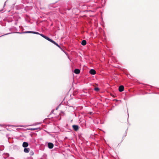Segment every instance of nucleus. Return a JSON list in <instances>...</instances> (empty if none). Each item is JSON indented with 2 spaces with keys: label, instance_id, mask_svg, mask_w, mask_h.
Instances as JSON below:
<instances>
[{
  "label": "nucleus",
  "instance_id": "obj_1",
  "mask_svg": "<svg viewBox=\"0 0 159 159\" xmlns=\"http://www.w3.org/2000/svg\"><path fill=\"white\" fill-rule=\"evenodd\" d=\"M42 37L44 38V39H46L47 40H48L49 41L52 42L55 45H56L59 48H60V46L57 44L56 43L55 41H54L53 40H52V39H50L48 37L44 35H42Z\"/></svg>",
  "mask_w": 159,
  "mask_h": 159
},
{
  "label": "nucleus",
  "instance_id": "obj_2",
  "mask_svg": "<svg viewBox=\"0 0 159 159\" xmlns=\"http://www.w3.org/2000/svg\"><path fill=\"white\" fill-rule=\"evenodd\" d=\"M42 37L44 38V39H46L47 40H48L49 41L52 42L55 45H56L59 48H60V46L57 44L56 43L55 41H54L53 40H52V39H50L48 37L44 35H42Z\"/></svg>",
  "mask_w": 159,
  "mask_h": 159
},
{
  "label": "nucleus",
  "instance_id": "obj_3",
  "mask_svg": "<svg viewBox=\"0 0 159 159\" xmlns=\"http://www.w3.org/2000/svg\"><path fill=\"white\" fill-rule=\"evenodd\" d=\"M27 33H33V34H39L40 36L42 37V35H44L43 34H39V33L37 32H34V31H29L27 32Z\"/></svg>",
  "mask_w": 159,
  "mask_h": 159
},
{
  "label": "nucleus",
  "instance_id": "obj_4",
  "mask_svg": "<svg viewBox=\"0 0 159 159\" xmlns=\"http://www.w3.org/2000/svg\"><path fill=\"white\" fill-rule=\"evenodd\" d=\"M89 73L90 74L92 75H95L96 73L95 70L94 69H91L89 71Z\"/></svg>",
  "mask_w": 159,
  "mask_h": 159
},
{
  "label": "nucleus",
  "instance_id": "obj_5",
  "mask_svg": "<svg viewBox=\"0 0 159 159\" xmlns=\"http://www.w3.org/2000/svg\"><path fill=\"white\" fill-rule=\"evenodd\" d=\"M124 88L123 85L120 86L119 87V90L120 92L123 91L124 90Z\"/></svg>",
  "mask_w": 159,
  "mask_h": 159
},
{
  "label": "nucleus",
  "instance_id": "obj_6",
  "mask_svg": "<svg viewBox=\"0 0 159 159\" xmlns=\"http://www.w3.org/2000/svg\"><path fill=\"white\" fill-rule=\"evenodd\" d=\"M72 127L76 131H77L79 129V126L77 125H73L72 126Z\"/></svg>",
  "mask_w": 159,
  "mask_h": 159
},
{
  "label": "nucleus",
  "instance_id": "obj_7",
  "mask_svg": "<svg viewBox=\"0 0 159 159\" xmlns=\"http://www.w3.org/2000/svg\"><path fill=\"white\" fill-rule=\"evenodd\" d=\"M48 147L50 149L52 148L53 147V144L52 143H49L48 144Z\"/></svg>",
  "mask_w": 159,
  "mask_h": 159
},
{
  "label": "nucleus",
  "instance_id": "obj_8",
  "mask_svg": "<svg viewBox=\"0 0 159 159\" xmlns=\"http://www.w3.org/2000/svg\"><path fill=\"white\" fill-rule=\"evenodd\" d=\"M28 146V144L27 142H24L23 143L22 146L24 148H26Z\"/></svg>",
  "mask_w": 159,
  "mask_h": 159
},
{
  "label": "nucleus",
  "instance_id": "obj_9",
  "mask_svg": "<svg viewBox=\"0 0 159 159\" xmlns=\"http://www.w3.org/2000/svg\"><path fill=\"white\" fill-rule=\"evenodd\" d=\"M30 149L29 148H25L24 149V151L25 152L27 153L30 151Z\"/></svg>",
  "mask_w": 159,
  "mask_h": 159
},
{
  "label": "nucleus",
  "instance_id": "obj_10",
  "mask_svg": "<svg viewBox=\"0 0 159 159\" xmlns=\"http://www.w3.org/2000/svg\"><path fill=\"white\" fill-rule=\"evenodd\" d=\"M74 72L76 74H79L80 72V70L78 69H76L74 70Z\"/></svg>",
  "mask_w": 159,
  "mask_h": 159
},
{
  "label": "nucleus",
  "instance_id": "obj_11",
  "mask_svg": "<svg viewBox=\"0 0 159 159\" xmlns=\"http://www.w3.org/2000/svg\"><path fill=\"white\" fill-rule=\"evenodd\" d=\"M81 44L83 46H85L86 44V41L85 40H83L81 43Z\"/></svg>",
  "mask_w": 159,
  "mask_h": 159
},
{
  "label": "nucleus",
  "instance_id": "obj_12",
  "mask_svg": "<svg viewBox=\"0 0 159 159\" xmlns=\"http://www.w3.org/2000/svg\"><path fill=\"white\" fill-rule=\"evenodd\" d=\"M34 154V152L33 151H30V156H33V155Z\"/></svg>",
  "mask_w": 159,
  "mask_h": 159
},
{
  "label": "nucleus",
  "instance_id": "obj_13",
  "mask_svg": "<svg viewBox=\"0 0 159 159\" xmlns=\"http://www.w3.org/2000/svg\"><path fill=\"white\" fill-rule=\"evenodd\" d=\"M94 90L97 91H98L99 90V89L98 88H95L94 89Z\"/></svg>",
  "mask_w": 159,
  "mask_h": 159
},
{
  "label": "nucleus",
  "instance_id": "obj_14",
  "mask_svg": "<svg viewBox=\"0 0 159 159\" xmlns=\"http://www.w3.org/2000/svg\"><path fill=\"white\" fill-rule=\"evenodd\" d=\"M38 129V128H32L30 129V130H36Z\"/></svg>",
  "mask_w": 159,
  "mask_h": 159
},
{
  "label": "nucleus",
  "instance_id": "obj_15",
  "mask_svg": "<svg viewBox=\"0 0 159 159\" xmlns=\"http://www.w3.org/2000/svg\"><path fill=\"white\" fill-rule=\"evenodd\" d=\"M30 159H33V158H32V157H30Z\"/></svg>",
  "mask_w": 159,
  "mask_h": 159
}]
</instances>
